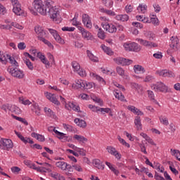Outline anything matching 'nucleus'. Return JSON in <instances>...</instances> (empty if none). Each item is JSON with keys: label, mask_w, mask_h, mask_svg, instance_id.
<instances>
[{"label": "nucleus", "mask_w": 180, "mask_h": 180, "mask_svg": "<svg viewBox=\"0 0 180 180\" xmlns=\"http://www.w3.org/2000/svg\"><path fill=\"white\" fill-rule=\"evenodd\" d=\"M32 5L35 11L31 8L29 9L31 13L34 15V16L37 15V12L44 16H46V15L48 13L53 22H56V23H61V16L60 15V11H58V8L51 6V2L45 1V5H44L41 0H34Z\"/></svg>", "instance_id": "obj_1"}, {"label": "nucleus", "mask_w": 180, "mask_h": 180, "mask_svg": "<svg viewBox=\"0 0 180 180\" xmlns=\"http://www.w3.org/2000/svg\"><path fill=\"white\" fill-rule=\"evenodd\" d=\"M7 71L14 78H18V79H23L25 78V72L19 69V66L10 65L7 68Z\"/></svg>", "instance_id": "obj_2"}, {"label": "nucleus", "mask_w": 180, "mask_h": 180, "mask_svg": "<svg viewBox=\"0 0 180 180\" xmlns=\"http://www.w3.org/2000/svg\"><path fill=\"white\" fill-rule=\"evenodd\" d=\"M124 48L126 51H134V53H139L141 51V46L136 42L124 43Z\"/></svg>", "instance_id": "obj_3"}, {"label": "nucleus", "mask_w": 180, "mask_h": 180, "mask_svg": "<svg viewBox=\"0 0 180 180\" xmlns=\"http://www.w3.org/2000/svg\"><path fill=\"white\" fill-rule=\"evenodd\" d=\"M0 148L1 150H7L9 151L11 148H13V143L11 139H1L0 141Z\"/></svg>", "instance_id": "obj_4"}, {"label": "nucleus", "mask_w": 180, "mask_h": 180, "mask_svg": "<svg viewBox=\"0 0 180 180\" xmlns=\"http://www.w3.org/2000/svg\"><path fill=\"white\" fill-rule=\"evenodd\" d=\"M155 92H168V86L162 82H158L151 86Z\"/></svg>", "instance_id": "obj_5"}, {"label": "nucleus", "mask_w": 180, "mask_h": 180, "mask_svg": "<svg viewBox=\"0 0 180 180\" xmlns=\"http://www.w3.org/2000/svg\"><path fill=\"white\" fill-rule=\"evenodd\" d=\"M13 5V12L15 13V15L20 16L22 13H24V11L22 10V6L19 4V1L18 0H10Z\"/></svg>", "instance_id": "obj_6"}, {"label": "nucleus", "mask_w": 180, "mask_h": 180, "mask_svg": "<svg viewBox=\"0 0 180 180\" xmlns=\"http://www.w3.org/2000/svg\"><path fill=\"white\" fill-rule=\"evenodd\" d=\"M101 26L105 32H108V33H116L117 31V28H116V26L112 23H108V22H102Z\"/></svg>", "instance_id": "obj_7"}, {"label": "nucleus", "mask_w": 180, "mask_h": 180, "mask_svg": "<svg viewBox=\"0 0 180 180\" xmlns=\"http://www.w3.org/2000/svg\"><path fill=\"white\" fill-rule=\"evenodd\" d=\"M113 61L118 65H130V64H133V60L130 59H126L124 58H115Z\"/></svg>", "instance_id": "obj_8"}, {"label": "nucleus", "mask_w": 180, "mask_h": 180, "mask_svg": "<svg viewBox=\"0 0 180 180\" xmlns=\"http://www.w3.org/2000/svg\"><path fill=\"white\" fill-rule=\"evenodd\" d=\"M155 74L163 77L174 78L175 77V74L168 70H157Z\"/></svg>", "instance_id": "obj_9"}, {"label": "nucleus", "mask_w": 180, "mask_h": 180, "mask_svg": "<svg viewBox=\"0 0 180 180\" xmlns=\"http://www.w3.org/2000/svg\"><path fill=\"white\" fill-rule=\"evenodd\" d=\"M34 32L37 34L38 40L42 37H47V32L40 26L35 27Z\"/></svg>", "instance_id": "obj_10"}, {"label": "nucleus", "mask_w": 180, "mask_h": 180, "mask_svg": "<svg viewBox=\"0 0 180 180\" xmlns=\"http://www.w3.org/2000/svg\"><path fill=\"white\" fill-rule=\"evenodd\" d=\"M136 40L145 47H150V49H152V47H158V45L154 42L148 41L143 39H136Z\"/></svg>", "instance_id": "obj_11"}, {"label": "nucleus", "mask_w": 180, "mask_h": 180, "mask_svg": "<svg viewBox=\"0 0 180 180\" xmlns=\"http://www.w3.org/2000/svg\"><path fill=\"white\" fill-rule=\"evenodd\" d=\"M46 97L50 102H52V103H54V105H57L58 106L60 105V101L57 99L56 97V94H53L51 93L46 92Z\"/></svg>", "instance_id": "obj_12"}, {"label": "nucleus", "mask_w": 180, "mask_h": 180, "mask_svg": "<svg viewBox=\"0 0 180 180\" xmlns=\"http://www.w3.org/2000/svg\"><path fill=\"white\" fill-rule=\"evenodd\" d=\"M53 131L56 134L58 139H59V140H61L63 143H65V141H68V136H67V134L60 132L57 131L56 129H53Z\"/></svg>", "instance_id": "obj_13"}, {"label": "nucleus", "mask_w": 180, "mask_h": 180, "mask_svg": "<svg viewBox=\"0 0 180 180\" xmlns=\"http://www.w3.org/2000/svg\"><path fill=\"white\" fill-rule=\"evenodd\" d=\"M82 22L88 29H91L92 27V22H91V20H89V15L87 14H83Z\"/></svg>", "instance_id": "obj_14"}, {"label": "nucleus", "mask_w": 180, "mask_h": 180, "mask_svg": "<svg viewBox=\"0 0 180 180\" xmlns=\"http://www.w3.org/2000/svg\"><path fill=\"white\" fill-rule=\"evenodd\" d=\"M127 109L130 110V112H132V113H134V115H137V116H143V115H144L143 112L134 107V105H128Z\"/></svg>", "instance_id": "obj_15"}, {"label": "nucleus", "mask_w": 180, "mask_h": 180, "mask_svg": "<svg viewBox=\"0 0 180 180\" xmlns=\"http://www.w3.org/2000/svg\"><path fill=\"white\" fill-rule=\"evenodd\" d=\"M91 110H92V112H96L97 113H98V112H101L103 115H105V113H109V112H110V108H99L98 106L94 105V108H93V109Z\"/></svg>", "instance_id": "obj_16"}, {"label": "nucleus", "mask_w": 180, "mask_h": 180, "mask_svg": "<svg viewBox=\"0 0 180 180\" xmlns=\"http://www.w3.org/2000/svg\"><path fill=\"white\" fill-rule=\"evenodd\" d=\"M79 30L81 31L82 37H84V39H86V40H91L92 39V34H91V32L85 30V29H84L83 27H80Z\"/></svg>", "instance_id": "obj_17"}, {"label": "nucleus", "mask_w": 180, "mask_h": 180, "mask_svg": "<svg viewBox=\"0 0 180 180\" xmlns=\"http://www.w3.org/2000/svg\"><path fill=\"white\" fill-rule=\"evenodd\" d=\"M84 80H75V83L72 84V88L73 89H79L80 88H84Z\"/></svg>", "instance_id": "obj_18"}, {"label": "nucleus", "mask_w": 180, "mask_h": 180, "mask_svg": "<svg viewBox=\"0 0 180 180\" xmlns=\"http://www.w3.org/2000/svg\"><path fill=\"white\" fill-rule=\"evenodd\" d=\"M12 108H13V109H14L13 112H17L16 110H19V108H18L17 106L13 105L12 107V105H11L9 104L3 105L1 106V109H2V110H4V112H8V110H12Z\"/></svg>", "instance_id": "obj_19"}, {"label": "nucleus", "mask_w": 180, "mask_h": 180, "mask_svg": "<svg viewBox=\"0 0 180 180\" xmlns=\"http://www.w3.org/2000/svg\"><path fill=\"white\" fill-rule=\"evenodd\" d=\"M134 124L136 127V130H143V124H141V118L139 116H136L135 117Z\"/></svg>", "instance_id": "obj_20"}, {"label": "nucleus", "mask_w": 180, "mask_h": 180, "mask_svg": "<svg viewBox=\"0 0 180 180\" xmlns=\"http://www.w3.org/2000/svg\"><path fill=\"white\" fill-rule=\"evenodd\" d=\"M65 108L66 109H68V110L72 109V110H75V112H79V107L75 105L74 103L69 102L65 105Z\"/></svg>", "instance_id": "obj_21"}, {"label": "nucleus", "mask_w": 180, "mask_h": 180, "mask_svg": "<svg viewBox=\"0 0 180 180\" xmlns=\"http://www.w3.org/2000/svg\"><path fill=\"white\" fill-rule=\"evenodd\" d=\"M74 122L76 124H77V126H79V127H82V129H85L86 127V122H85L84 120L75 118Z\"/></svg>", "instance_id": "obj_22"}, {"label": "nucleus", "mask_w": 180, "mask_h": 180, "mask_svg": "<svg viewBox=\"0 0 180 180\" xmlns=\"http://www.w3.org/2000/svg\"><path fill=\"white\" fill-rule=\"evenodd\" d=\"M75 140H77L79 143H85L88 141V139L85 138L84 136L75 134L73 136Z\"/></svg>", "instance_id": "obj_23"}, {"label": "nucleus", "mask_w": 180, "mask_h": 180, "mask_svg": "<svg viewBox=\"0 0 180 180\" xmlns=\"http://www.w3.org/2000/svg\"><path fill=\"white\" fill-rule=\"evenodd\" d=\"M134 71L135 74H140L141 72L144 74V72H146V69H144V68L140 65H135L134 66Z\"/></svg>", "instance_id": "obj_24"}, {"label": "nucleus", "mask_w": 180, "mask_h": 180, "mask_svg": "<svg viewBox=\"0 0 180 180\" xmlns=\"http://www.w3.org/2000/svg\"><path fill=\"white\" fill-rule=\"evenodd\" d=\"M56 166L62 169V171H65L67 169L68 163L63 161H58L56 162Z\"/></svg>", "instance_id": "obj_25"}, {"label": "nucleus", "mask_w": 180, "mask_h": 180, "mask_svg": "<svg viewBox=\"0 0 180 180\" xmlns=\"http://www.w3.org/2000/svg\"><path fill=\"white\" fill-rule=\"evenodd\" d=\"M31 136H32V137H34V139H36L37 140H38V141L43 142V141H46V139L44 138V136H43L41 134H37L36 132H32L31 134Z\"/></svg>", "instance_id": "obj_26"}, {"label": "nucleus", "mask_w": 180, "mask_h": 180, "mask_svg": "<svg viewBox=\"0 0 180 180\" xmlns=\"http://www.w3.org/2000/svg\"><path fill=\"white\" fill-rule=\"evenodd\" d=\"M44 112L46 115L49 117H53V119H56V117H57L56 113L51 109L47 107L44 108Z\"/></svg>", "instance_id": "obj_27"}, {"label": "nucleus", "mask_w": 180, "mask_h": 180, "mask_svg": "<svg viewBox=\"0 0 180 180\" xmlns=\"http://www.w3.org/2000/svg\"><path fill=\"white\" fill-rule=\"evenodd\" d=\"M94 164L96 168L98 169H105V165L102 164V162L99 159H96L94 160Z\"/></svg>", "instance_id": "obj_28"}, {"label": "nucleus", "mask_w": 180, "mask_h": 180, "mask_svg": "<svg viewBox=\"0 0 180 180\" xmlns=\"http://www.w3.org/2000/svg\"><path fill=\"white\" fill-rule=\"evenodd\" d=\"M115 19L117 20H120V22H127V20H129V15L127 14L117 15L115 16Z\"/></svg>", "instance_id": "obj_29"}, {"label": "nucleus", "mask_w": 180, "mask_h": 180, "mask_svg": "<svg viewBox=\"0 0 180 180\" xmlns=\"http://www.w3.org/2000/svg\"><path fill=\"white\" fill-rule=\"evenodd\" d=\"M101 48L104 51V53H106V54H108V56H112V54H113L112 49H110V48L105 46L104 44H102L101 46Z\"/></svg>", "instance_id": "obj_30"}, {"label": "nucleus", "mask_w": 180, "mask_h": 180, "mask_svg": "<svg viewBox=\"0 0 180 180\" xmlns=\"http://www.w3.org/2000/svg\"><path fill=\"white\" fill-rule=\"evenodd\" d=\"M100 12L102 13H105V15H108L109 16H115V12L111 10L105 9L103 8H100Z\"/></svg>", "instance_id": "obj_31"}, {"label": "nucleus", "mask_w": 180, "mask_h": 180, "mask_svg": "<svg viewBox=\"0 0 180 180\" xmlns=\"http://www.w3.org/2000/svg\"><path fill=\"white\" fill-rule=\"evenodd\" d=\"M40 41H43L44 44H46L48 47H50V49H53L54 46L51 44V42L49 41V40L46 39V37H42L41 39H39Z\"/></svg>", "instance_id": "obj_32"}, {"label": "nucleus", "mask_w": 180, "mask_h": 180, "mask_svg": "<svg viewBox=\"0 0 180 180\" xmlns=\"http://www.w3.org/2000/svg\"><path fill=\"white\" fill-rule=\"evenodd\" d=\"M8 60H9V63L11 64V65H13V67H19V63L18 61H16V60H15V58L8 55Z\"/></svg>", "instance_id": "obj_33"}, {"label": "nucleus", "mask_w": 180, "mask_h": 180, "mask_svg": "<svg viewBox=\"0 0 180 180\" xmlns=\"http://www.w3.org/2000/svg\"><path fill=\"white\" fill-rule=\"evenodd\" d=\"M94 86H95V84L94 82H84L83 88L84 89H91V88H94Z\"/></svg>", "instance_id": "obj_34"}, {"label": "nucleus", "mask_w": 180, "mask_h": 180, "mask_svg": "<svg viewBox=\"0 0 180 180\" xmlns=\"http://www.w3.org/2000/svg\"><path fill=\"white\" fill-rule=\"evenodd\" d=\"M24 63H25V64H26V65H27V68H29V70H30L31 71H33L34 67H33V63H32V62H30V60H29L27 58H25Z\"/></svg>", "instance_id": "obj_35"}, {"label": "nucleus", "mask_w": 180, "mask_h": 180, "mask_svg": "<svg viewBox=\"0 0 180 180\" xmlns=\"http://www.w3.org/2000/svg\"><path fill=\"white\" fill-rule=\"evenodd\" d=\"M114 95L115 98L119 101H121V102H126V100L124 99V96L122 93L119 94L117 92H115Z\"/></svg>", "instance_id": "obj_36"}, {"label": "nucleus", "mask_w": 180, "mask_h": 180, "mask_svg": "<svg viewBox=\"0 0 180 180\" xmlns=\"http://www.w3.org/2000/svg\"><path fill=\"white\" fill-rule=\"evenodd\" d=\"M137 10L141 13H146L147 11V5H139L137 8Z\"/></svg>", "instance_id": "obj_37"}, {"label": "nucleus", "mask_w": 180, "mask_h": 180, "mask_svg": "<svg viewBox=\"0 0 180 180\" xmlns=\"http://www.w3.org/2000/svg\"><path fill=\"white\" fill-rule=\"evenodd\" d=\"M87 53V56L89 57V58L91 60V61H94L96 62L98 61V58L95 56H94V54H92V53L91 52V51L87 50L86 51Z\"/></svg>", "instance_id": "obj_38"}, {"label": "nucleus", "mask_w": 180, "mask_h": 180, "mask_svg": "<svg viewBox=\"0 0 180 180\" xmlns=\"http://www.w3.org/2000/svg\"><path fill=\"white\" fill-rule=\"evenodd\" d=\"M42 165V167L44 169L48 172H51V165L47 163V162H43V164H41Z\"/></svg>", "instance_id": "obj_39"}, {"label": "nucleus", "mask_w": 180, "mask_h": 180, "mask_svg": "<svg viewBox=\"0 0 180 180\" xmlns=\"http://www.w3.org/2000/svg\"><path fill=\"white\" fill-rule=\"evenodd\" d=\"M131 87L133 89H136V91H142L143 90V87L140 84L134 83V82L131 83Z\"/></svg>", "instance_id": "obj_40"}, {"label": "nucleus", "mask_w": 180, "mask_h": 180, "mask_svg": "<svg viewBox=\"0 0 180 180\" xmlns=\"http://www.w3.org/2000/svg\"><path fill=\"white\" fill-rule=\"evenodd\" d=\"M56 41H57V43H59V44H65V41H64V39H63V38H61V37L60 36V34H57L56 36L53 37Z\"/></svg>", "instance_id": "obj_41"}, {"label": "nucleus", "mask_w": 180, "mask_h": 180, "mask_svg": "<svg viewBox=\"0 0 180 180\" xmlns=\"http://www.w3.org/2000/svg\"><path fill=\"white\" fill-rule=\"evenodd\" d=\"M72 67L74 69V71H79V70H81V66L77 61L72 62Z\"/></svg>", "instance_id": "obj_42"}, {"label": "nucleus", "mask_w": 180, "mask_h": 180, "mask_svg": "<svg viewBox=\"0 0 180 180\" xmlns=\"http://www.w3.org/2000/svg\"><path fill=\"white\" fill-rule=\"evenodd\" d=\"M91 99L94 101V102L98 103L100 105V106H103V101H102V99L99 98V97L94 96L91 97Z\"/></svg>", "instance_id": "obj_43"}, {"label": "nucleus", "mask_w": 180, "mask_h": 180, "mask_svg": "<svg viewBox=\"0 0 180 180\" xmlns=\"http://www.w3.org/2000/svg\"><path fill=\"white\" fill-rule=\"evenodd\" d=\"M8 57L9 55L4 53L1 58H0L1 63H2V64H7Z\"/></svg>", "instance_id": "obj_44"}, {"label": "nucleus", "mask_w": 180, "mask_h": 180, "mask_svg": "<svg viewBox=\"0 0 180 180\" xmlns=\"http://www.w3.org/2000/svg\"><path fill=\"white\" fill-rule=\"evenodd\" d=\"M159 119H160V123H162V124H165V126H168L169 124L167 117L160 116Z\"/></svg>", "instance_id": "obj_45"}, {"label": "nucleus", "mask_w": 180, "mask_h": 180, "mask_svg": "<svg viewBox=\"0 0 180 180\" xmlns=\"http://www.w3.org/2000/svg\"><path fill=\"white\" fill-rule=\"evenodd\" d=\"M21 141H22V143H24L25 144H27V143H29L30 144H34V141H33V140H31L30 138H25V137H22L21 139Z\"/></svg>", "instance_id": "obj_46"}, {"label": "nucleus", "mask_w": 180, "mask_h": 180, "mask_svg": "<svg viewBox=\"0 0 180 180\" xmlns=\"http://www.w3.org/2000/svg\"><path fill=\"white\" fill-rule=\"evenodd\" d=\"M13 117L14 119H15V120H18V122H21V123L26 124V126H27V124H29V123H27V121H26V120H25L24 118H22L20 117H18L15 115H13Z\"/></svg>", "instance_id": "obj_47"}, {"label": "nucleus", "mask_w": 180, "mask_h": 180, "mask_svg": "<svg viewBox=\"0 0 180 180\" xmlns=\"http://www.w3.org/2000/svg\"><path fill=\"white\" fill-rule=\"evenodd\" d=\"M63 127L65 129V130H67V131H75V129H74V127L70 124H63Z\"/></svg>", "instance_id": "obj_48"}, {"label": "nucleus", "mask_w": 180, "mask_h": 180, "mask_svg": "<svg viewBox=\"0 0 180 180\" xmlns=\"http://www.w3.org/2000/svg\"><path fill=\"white\" fill-rule=\"evenodd\" d=\"M32 110L34 112L37 116H40V107H39V105H36V104L34 105Z\"/></svg>", "instance_id": "obj_49"}, {"label": "nucleus", "mask_w": 180, "mask_h": 180, "mask_svg": "<svg viewBox=\"0 0 180 180\" xmlns=\"http://www.w3.org/2000/svg\"><path fill=\"white\" fill-rule=\"evenodd\" d=\"M136 19L139 20V22H143V23H147L148 22V19L143 17V15H136Z\"/></svg>", "instance_id": "obj_50"}, {"label": "nucleus", "mask_w": 180, "mask_h": 180, "mask_svg": "<svg viewBox=\"0 0 180 180\" xmlns=\"http://www.w3.org/2000/svg\"><path fill=\"white\" fill-rule=\"evenodd\" d=\"M116 71L117 72V74H119L121 77H125L124 75V70L123 68H122L121 67H117L116 68Z\"/></svg>", "instance_id": "obj_51"}, {"label": "nucleus", "mask_w": 180, "mask_h": 180, "mask_svg": "<svg viewBox=\"0 0 180 180\" xmlns=\"http://www.w3.org/2000/svg\"><path fill=\"white\" fill-rule=\"evenodd\" d=\"M150 22L153 23V25H158V18H157V16L153 15L150 17Z\"/></svg>", "instance_id": "obj_52"}, {"label": "nucleus", "mask_w": 180, "mask_h": 180, "mask_svg": "<svg viewBox=\"0 0 180 180\" xmlns=\"http://www.w3.org/2000/svg\"><path fill=\"white\" fill-rule=\"evenodd\" d=\"M98 37H99V39H101L102 40L105 39V32H103L101 28H99L98 30Z\"/></svg>", "instance_id": "obj_53"}, {"label": "nucleus", "mask_w": 180, "mask_h": 180, "mask_svg": "<svg viewBox=\"0 0 180 180\" xmlns=\"http://www.w3.org/2000/svg\"><path fill=\"white\" fill-rule=\"evenodd\" d=\"M108 153L110 154H112L113 155L117 150H116V148L112 147V146H108L107 147Z\"/></svg>", "instance_id": "obj_54"}, {"label": "nucleus", "mask_w": 180, "mask_h": 180, "mask_svg": "<svg viewBox=\"0 0 180 180\" xmlns=\"http://www.w3.org/2000/svg\"><path fill=\"white\" fill-rule=\"evenodd\" d=\"M75 46L77 47V49H82V47H84V43L81 41H75Z\"/></svg>", "instance_id": "obj_55"}, {"label": "nucleus", "mask_w": 180, "mask_h": 180, "mask_svg": "<svg viewBox=\"0 0 180 180\" xmlns=\"http://www.w3.org/2000/svg\"><path fill=\"white\" fill-rule=\"evenodd\" d=\"M172 41V44H179V39H178V37H172L170 39Z\"/></svg>", "instance_id": "obj_56"}, {"label": "nucleus", "mask_w": 180, "mask_h": 180, "mask_svg": "<svg viewBox=\"0 0 180 180\" xmlns=\"http://www.w3.org/2000/svg\"><path fill=\"white\" fill-rule=\"evenodd\" d=\"M146 36L149 40H154L155 39V34L151 32H148Z\"/></svg>", "instance_id": "obj_57"}, {"label": "nucleus", "mask_w": 180, "mask_h": 180, "mask_svg": "<svg viewBox=\"0 0 180 180\" xmlns=\"http://www.w3.org/2000/svg\"><path fill=\"white\" fill-rule=\"evenodd\" d=\"M77 18H78V14H75L74 18L72 20L73 26H78L79 25V22L77 20Z\"/></svg>", "instance_id": "obj_58"}, {"label": "nucleus", "mask_w": 180, "mask_h": 180, "mask_svg": "<svg viewBox=\"0 0 180 180\" xmlns=\"http://www.w3.org/2000/svg\"><path fill=\"white\" fill-rule=\"evenodd\" d=\"M148 97L150 98V99H151V101L157 103V101H155V99L154 98V93L152 91L148 90Z\"/></svg>", "instance_id": "obj_59"}, {"label": "nucleus", "mask_w": 180, "mask_h": 180, "mask_svg": "<svg viewBox=\"0 0 180 180\" xmlns=\"http://www.w3.org/2000/svg\"><path fill=\"white\" fill-rule=\"evenodd\" d=\"M171 153H172V155H174V157H176V158H178V154H179L180 155V151L179 150H170Z\"/></svg>", "instance_id": "obj_60"}, {"label": "nucleus", "mask_w": 180, "mask_h": 180, "mask_svg": "<svg viewBox=\"0 0 180 180\" xmlns=\"http://www.w3.org/2000/svg\"><path fill=\"white\" fill-rule=\"evenodd\" d=\"M18 48L19 50H25V49H26V44H25V42H20L18 44Z\"/></svg>", "instance_id": "obj_61"}, {"label": "nucleus", "mask_w": 180, "mask_h": 180, "mask_svg": "<svg viewBox=\"0 0 180 180\" xmlns=\"http://www.w3.org/2000/svg\"><path fill=\"white\" fill-rule=\"evenodd\" d=\"M78 74L80 77H86V72L84 69H79L78 70Z\"/></svg>", "instance_id": "obj_62"}, {"label": "nucleus", "mask_w": 180, "mask_h": 180, "mask_svg": "<svg viewBox=\"0 0 180 180\" xmlns=\"http://www.w3.org/2000/svg\"><path fill=\"white\" fill-rule=\"evenodd\" d=\"M11 171L13 174H19V172H20V168L18 167H11Z\"/></svg>", "instance_id": "obj_63"}, {"label": "nucleus", "mask_w": 180, "mask_h": 180, "mask_svg": "<svg viewBox=\"0 0 180 180\" xmlns=\"http://www.w3.org/2000/svg\"><path fill=\"white\" fill-rule=\"evenodd\" d=\"M153 79H154V77L153 76L148 75L144 79V82H152Z\"/></svg>", "instance_id": "obj_64"}]
</instances>
